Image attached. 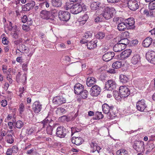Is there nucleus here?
<instances>
[{
	"mask_svg": "<svg viewBox=\"0 0 155 155\" xmlns=\"http://www.w3.org/2000/svg\"><path fill=\"white\" fill-rule=\"evenodd\" d=\"M92 32L87 31L85 33L84 35L83 36L86 38H91L92 36Z\"/></svg>",
	"mask_w": 155,
	"mask_h": 155,
	"instance_id": "obj_43",
	"label": "nucleus"
},
{
	"mask_svg": "<svg viewBox=\"0 0 155 155\" xmlns=\"http://www.w3.org/2000/svg\"><path fill=\"white\" fill-rule=\"evenodd\" d=\"M132 53V51L130 49H126L121 52L119 58L120 60H124L128 58Z\"/></svg>",
	"mask_w": 155,
	"mask_h": 155,
	"instance_id": "obj_17",
	"label": "nucleus"
},
{
	"mask_svg": "<svg viewBox=\"0 0 155 155\" xmlns=\"http://www.w3.org/2000/svg\"><path fill=\"white\" fill-rule=\"evenodd\" d=\"M113 106H109L107 104L104 103L102 105V109L103 112L106 114H108L110 109L112 110Z\"/></svg>",
	"mask_w": 155,
	"mask_h": 155,
	"instance_id": "obj_22",
	"label": "nucleus"
},
{
	"mask_svg": "<svg viewBox=\"0 0 155 155\" xmlns=\"http://www.w3.org/2000/svg\"><path fill=\"white\" fill-rule=\"evenodd\" d=\"M49 11L46 10H42L40 12V15L41 18L44 19L48 20L50 18Z\"/></svg>",
	"mask_w": 155,
	"mask_h": 155,
	"instance_id": "obj_18",
	"label": "nucleus"
},
{
	"mask_svg": "<svg viewBox=\"0 0 155 155\" xmlns=\"http://www.w3.org/2000/svg\"><path fill=\"white\" fill-rule=\"evenodd\" d=\"M120 0H107V1L109 3H115L118 2L120 1Z\"/></svg>",
	"mask_w": 155,
	"mask_h": 155,
	"instance_id": "obj_63",
	"label": "nucleus"
},
{
	"mask_svg": "<svg viewBox=\"0 0 155 155\" xmlns=\"http://www.w3.org/2000/svg\"><path fill=\"white\" fill-rule=\"evenodd\" d=\"M126 28L127 29V27L124 21L120 22L117 25V28L119 31H124Z\"/></svg>",
	"mask_w": 155,
	"mask_h": 155,
	"instance_id": "obj_24",
	"label": "nucleus"
},
{
	"mask_svg": "<svg viewBox=\"0 0 155 155\" xmlns=\"http://www.w3.org/2000/svg\"><path fill=\"white\" fill-rule=\"evenodd\" d=\"M149 9L151 10L155 9V0L149 3Z\"/></svg>",
	"mask_w": 155,
	"mask_h": 155,
	"instance_id": "obj_37",
	"label": "nucleus"
},
{
	"mask_svg": "<svg viewBox=\"0 0 155 155\" xmlns=\"http://www.w3.org/2000/svg\"><path fill=\"white\" fill-rule=\"evenodd\" d=\"M136 107L138 110L141 112L145 110L148 111L145 101L144 100H139L137 102Z\"/></svg>",
	"mask_w": 155,
	"mask_h": 155,
	"instance_id": "obj_4",
	"label": "nucleus"
},
{
	"mask_svg": "<svg viewBox=\"0 0 155 155\" xmlns=\"http://www.w3.org/2000/svg\"><path fill=\"white\" fill-rule=\"evenodd\" d=\"M1 105L3 107H5L7 104V102L5 100H2L1 102Z\"/></svg>",
	"mask_w": 155,
	"mask_h": 155,
	"instance_id": "obj_60",
	"label": "nucleus"
},
{
	"mask_svg": "<svg viewBox=\"0 0 155 155\" xmlns=\"http://www.w3.org/2000/svg\"><path fill=\"white\" fill-rule=\"evenodd\" d=\"M24 106L23 103H21L19 105V111L21 113L24 111Z\"/></svg>",
	"mask_w": 155,
	"mask_h": 155,
	"instance_id": "obj_52",
	"label": "nucleus"
},
{
	"mask_svg": "<svg viewBox=\"0 0 155 155\" xmlns=\"http://www.w3.org/2000/svg\"><path fill=\"white\" fill-rule=\"evenodd\" d=\"M28 64L27 63L23 64L22 66L23 70L24 71H27L28 70Z\"/></svg>",
	"mask_w": 155,
	"mask_h": 155,
	"instance_id": "obj_56",
	"label": "nucleus"
},
{
	"mask_svg": "<svg viewBox=\"0 0 155 155\" xmlns=\"http://www.w3.org/2000/svg\"><path fill=\"white\" fill-rule=\"evenodd\" d=\"M119 92L122 97L125 98L130 94V89L126 86H121L119 88Z\"/></svg>",
	"mask_w": 155,
	"mask_h": 155,
	"instance_id": "obj_7",
	"label": "nucleus"
},
{
	"mask_svg": "<svg viewBox=\"0 0 155 155\" xmlns=\"http://www.w3.org/2000/svg\"><path fill=\"white\" fill-rule=\"evenodd\" d=\"M49 12V14L50 15V17H54L56 16L58 14V11L55 9L51 10Z\"/></svg>",
	"mask_w": 155,
	"mask_h": 155,
	"instance_id": "obj_39",
	"label": "nucleus"
},
{
	"mask_svg": "<svg viewBox=\"0 0 155 155\" xmlns=\"http://www.w3.org/2000/svg\"><path fill=\"white\" fill-rule=\"evenodd\" d=\"M52 101L55 104L60 105L65 103L66 100L64 97L62 96H57L53 98Z\"/></svg>",
	"mask_w": 155,
	"mask_h": 155,
	"instance_id": "obj_10",
	"label": "nucleus"
},
{
	"mask_svg": "<svg viewBox=\"0 0 155 155\" xmlns=\"http://www.w3.org/2000/svg\"><path fill=\"white\" fill-rule=\"evenodd\" d=\"M7 79L9 81L10 83H12V75L10 74V73L7 74Z\"/></svg>",
	"mask_w": 155,
	"mask_h": 155,
	"instance_id": "obj_54",
	"label": "nucleus"
},
{
	"mask_svg": "<svg viewBox=\"0 0 155 155\" xmlns=\"http://www.w3.org/2000/svg\"><path fill=\"white\" fill-rule=\"evenodd\" d=\"M101 90L99 86L97 85H94L91 88L90 94L93 97H97L100 94Z\"/></svg>",
	"mask_w": 155,
	"mask_h": 155,
	"instance_id": "obj_5",
	"label": "nucleus"
},
{
	"mask_svg": "<svg viewBox=\"0 0 155 155\" xmlns=\"http://www.w3.org/2000/svg\"><path fill=\"white\" fill-rule=\"evenodd\" d=\"M28 20L27 17L26 15H24L22 18L21 21L23 23H25Z\"/></svg>",
	"mask_w": 155,
	"mask_h": 155,
	"instance_id": "obj_57",
	"label": "nucleus"
},
{
	"mask_svg": "<svg viewBox=\"0 0 155 155\" xmlns=\"http://www.w3.org/2000/svg\"><path fill=\"white\" fill-rule=\"evenodd\" d=\"M15 124L16 127L18 129H21L24 125L23 123L21 120H18Z\"/></svg>",
	"mask_w": 155,
	"mask_h": 155,
	"instance_id": "obj_41",
	"label": "nucleus"
},
{
	"mask_svg": "<svg viewBox=\"0 0 155 155\" xmlns=\"http://www.w3.org/2000/svg\"><path fill=\"white\" fill-rule=\"evenodd\" d=\"M46 131L48 134L52 135L53 128L49 124H48L46 127Z\"/></svg>",
	"mask_w": 155,
	"mask_h": 155,
	"instance_id": "obj_38",
	"label": "nucleus"
},
{
	"mask_svg": "<svg viewBox=\"0 0 155 155\" xmlns=\"http://www.w3.org/2000/svg\"><path fill=\"white\" fill-rule=\"evenodd\" d=\"M116 85L115 82L112 80H109L105 84V89L108 90H111L116 88Z\"/></svg>",
	"mask_w": 155,
	"mask_h": 155,
	"instance_id": "obj_11",
	"label": "nucleus"
},
{
	"mask_svg": "<svg viewBox=\"0 0 155 155\" xmlns=\"http://www.w3.org/2000/svg\"><path fill=\"white\" fill-rule=\"evenodd\" d=\"M119 43L121 44L125 48L126 46L129 43V41L127 38H121V39L119 41Z\"/></svg>",
	"mask_w": 155,
	"mask_h": 155,
	"instance_id": "obj_31",
	"label": "nucleus"
},
{
	"mask_svg": "<svg viewBox=\"0 0 155 155\" xmlns=\"http://www.w3.org/2000/svg\"><path fill=\"white\" fill-rule=\"evenodd\" d=\"M12 36L13 38L16 39L18 38V34L16 31H15L12 34Z\"/></svg>",
	"mask_w": 155,
	"mask_h": 155,
	"instance_id": "obj_62",
	"label": "nucleus"
},
{
	"mask_svg": "<svg viewBox=\"0 0 155 155\" xmlns=\"http://www.w3.org/2000/svg\"><path fill=\"white\" fill-rule=\"evenodd\" d=\"M71 142L72 143L77 145H79L81 144L83 142L82 138L80 137H73L71 139Z\"/></svg>",
	"mask_w": 155,
	"mask_h": 155,
	"instance_id": "obj_21",
	"label": "nucleus"
},
{
	"mask_svg": "<svg viewBox=\"0 0 155 155\" xmlns=\"http://www.w3.org/2000/svg\"><path fill=\"white\" fill-rule=\"evenodd\" d=\"M42 105L39 101L34 102L33 105L32 109L35 113H38L41 110Z\"/></svg>",
	"mask_w": 155,
	"mask_h": 155,
	"instance_id": "obj_14",
	"label": "nucleus"
},
{
	"mask_svg": "<svg viewBox=\"0 0 155 155\" xmlns=\"http://www.w3.org/2000/svg\"><path fill=\"white\" fill-rule=\"evenodd\" d=\"M117 155H127V151L123 149H122L117 151Z\"/></svg>",
	"mask_w": 155,
	"mask_h": 155,
	"instance_id": "obj_36",
	"label": "nucleus"
},
{
	"mask_svg": "<svg viewBox=\"0 0 155 155\" xmlns=\"http://www.w3.org/2000/svg\"><path fill=\"white\" fill-rule=\"evenodd\" d=\"M103 13L101 14L103 18L106 20H108L112 17L116 13L115 9L113 7L103 8Z\"/></svg>",
	"mask_w": 155,
	"mask_h": 155,
	"instance_id": "obj_1",
	"label": "nucleus"
},
{
	"mask_svg": "<svg viewBox=\"0 0 155 155\" xmlns=\"http://www.w3.org/2000/svg\"><path fill=\"white\" fill-rule=\"evenodd\" d=\"M124 21L127 26V29H133L134 28L135 21L133 18H130L126 19Z\"/></svg>",
	"mask_w": 155,
	"mask_h": 155,
	"instance_id": "obj_15",
	"label": "nucleus"
},
{
	"mask_svg": "<svg viewBox=\"0 0 155 155\" xmlns=\"http://www.w3.org/2000/svg\"><path fill=\"white\" fill-rule=\"evenodd\" d=\"M127 5L129 8L132 11H135L139 7L138 2L136 0H129Z\"/></svg>",
	"mask_w": 155,
	"mask_h": 155,
	"instance_id": "obj_8",
	"label": "nucleus"
},
{
	"mask_svg": "<svg viewBox=\"0 0 155 155\" xmlns=\"http://www.w3.org/2000/svg\"><path fill=\"white\" fill-rule=\"evenodd\" d=\"M140 57L138 54L134 55L132 58L131 59V63L134 64H137L140 60Z\"/></svg>",
	"mask_w": 155,
	"mask_h": 155,
	"instance_id": "obj_26",
	"label": "nucleus"
},
{
	"mask_svg": "<svg viewBox=\"0 0 155 155\" xmlns=\"http://www.w3.org/2000/svg\"><path fill=\"white\" fill-rule=\"evenodd\" d=\"M114 56L115 54L113 52L109 51L103 55L102 59L105 61H108L111 60Z\"/></svg>",
	"mask_w": 155,
	"mask_h": 155,
	"instance_id": "obj_16",
	"label": "nucleus"
},
{
	"mask_svg": "<svg viewBox=\"0 0 155 155\" xmlns=\"http://www.w3.org/2000/svg\"><path fill=\"white\" fill-rule=\"evenodd\" d=\"M152 39L150 37L147 38L143 41V45L145 47H148L152 43Z\"/></svg>",
	"mask_w": 155,
	"mask_h": 155,
	"instance_id": "obj_27",
	"label": "nucleus"
},
{
	"mask_svg": "<svg viewBox=\"0 0 155 155\" xmlns=\"http://www.w3.org/2000/svg\"><path fill=\"white\" fill-rule=\"evenodd\" d=\"M81 129L78 128L76 127H72L71 128V135L73 134L76 132H78L80 131Z\"/></svg>",
	"mask_w": 155,
	"mask_h": 155,
	"instance_id": "obj_46",
	"label": "nucleus"
},
{
	"mask_svg": "<svg viewBox=\"0 0 155 155\" xmlns=\"http://www.w3.org/2000/svg\"><path fill=\"white\" fill-rule=\"evenodd\" d=\"M58 15L61 20L64 21H68L70 18V14L67 11H60Z\"/></svg>",
	"mask_w": 155,
	"mask_h": 155,
	"instance_id": "obj_6",
	"label": "nucleus"
},
{
	"mask_svg": "<svg viewBox=\"0 0 155 155\" xmlns=\"http://www.w3.org/2000/svg\"><path fill=\"white\" fill-rule=\"evenodd\" d=\"M119 78L120 82L124 84L126 83L128 80L127 77L123 74L120 75Z\"/></svg>",
	"mask_w": 155,
	"mask_h": 155,
	"instance_id": "obj_33",
	"label": "nucleus"
},
{
	"mask_svg": "<svg viewBox=\"0 0 155 155\" xmlns=\"http://www.w3.org/2000/svg\"><path fill=\"white\" fill-rule=\"evenodd\" d=\"M121 44L119 43L116 44L113 47V49L114 51L116 52H117L122 51L125 48Z\"/></svg>",
	"mask_w": 155,
	"mask_h": 155,
	"instance_id": "obj_25",
	"label": "nucleus"
},
{
	"mask_svg": "<svg viewBox=\"0 0 155 155\" xmlns=\"http://www.w3.org/2000/svg\"><path fill=\"white\" fill-rule=\"evenodd\" d=\"M113 21L116 22V23L119 24L121 22V20L120 19V18L118 17H115L113 19Z\"/></svg>",
	"mask_w": 155,
	"mask_h": 155,
	"instance_id": "obj_53",
	"label": "nucleus"
},
{
	"mask_svg": "<svg viewBox=\"0 0 155 155\" xmlns=\"http://www.w3.org/2000/svg\"><path fill=\"white\" fill-rule=\"evenodd\" d=\"M7 37H4L2 38V42L3 44L7 45L8 43V41L7 40Z\"/></svg>",
	"mask_w": 155,
	"mask_h": 155,
	"instance_id": "obj_58",
	"label": "nucleus"
},
{
	"mask_svg": "<svg viewBox=\"0 0 155 155\" xmlns=\"http://www.w3.org/2000/svg\"><path fill=\"white\" fill-rule=\"evenodd\" d=\"M50 112H49L48 114V116L46 117V118L43 121L42 123H43V126L44 127H45L47 125V124L48 123L49 124V121L50 120H52L51 119L49 118V120L48 119V118L50 117L51 115H50ZM52 121H53L52 120Z\"/></svg>",
	"mask_w": 155,
	"mask_h": 155,
	"instance_id": "obj_34",
	"label": "nucleus"
},
{
	"mask_svg": "<svg viewBox=\"0 0 155 155\" xmlns=\"http://www.w3.org/2000/svg\"><path fill=\"white\" fill-rule=\"evenodd\" d=\"M56 133L57 136L61 138H64L66 134L67 131L64 127L60 126L57 127Z\"/></svg>",
	"mask_w": 155,
	"mask_h": 155,
	"instance_id": "obj_9",
	"label": "nucleus"
},
{
	"mask_svg": "<svg viewBox=\"0 0 155 155\" xmlns=\"http://www.w3.org/2000/svg\"><path fill=\"white\" fill-rule=\"evenodd\" d=\"M96 114L97 116L96 118V117L95 118V119L99 120L103 118V115L101 112H97Z\"/></svg>",
	"mask_w": 155,
	"mask_h": 155,
	"instance_id": "obj_47",
	"label": "nucleus"
},
{
	"mask_svg": "<svg viewBox=\"0 0 155 155\" xmlns=\"http://www.w3.org/2000/svg\"><path fill=\"white\" fill-rule=\"evenodd\" d=\"M133 147L137 152H143L145 150L144 143L142 141H135Z\"/></svg>",
	"mask_w": 155,
	"mask_h": 155,
	"instance_id": "obj_3",
	"label": "nucleus"
},
{
	"mask_svg": "<svg viewBox=\"0 0 155 155\" xmlns=\"http://www.w3.org/2000/svg\"><path fill=\"white\" fill-rule=\"evenodd\" d=\"M6 139L7 143L12 144L14 142V138L11 134H8L6 136Z\"/></svg>",
	"mask_w": 155,
	"mask_h": 155,
	"instance_id": "obj_32",
	"label": "nucleus"
},
{
	"mask_svg": "<svg viewBox=\"0 0 155 155\" xmlns=\"http://www.w3.org/2000/svg\"><path fill=\"white\" fill-rule=\"evenodd\" d=\"M122 65L121 61H118L114 62L112 64V66L113 68L117 69L120 68Z\"/></svg>",
	"mask_w": 155,
	"mask_h": 155,
	"instance_id": "obj_30",
	"label": "nucleus"
},
{
	"mask_svg": "<svg viewBox=\"0 0 155 155\" xmlns=\"http://www.w3.org/2000/svg\"><path fill=\"white\" fill-rule=\"evenodd\" d=\"M147 147L148 149L147 152H150L154 148L155 146L153 143L149 142L147 144Z\"/></svg>",
	"mask_w": 155,
	"mask_h": 155,
	"instance_id": "obj_44",
	"label": "nucleus"
},
{
	"mask_svg": "<svg viewBox=\"0 0 155 155\" xmlns=\"http://www.w3.org/2000/svg\"><path fill=\"white\" fill-rule=\"evenodd\" d=\"M35 5V2L32 1L30 3H28L24 5L22 7V10L25 11H29L32 9Z\"/></svg>",
	"mask_w": 155,
	"mask_h": 155,
	"instance_id": "obj_20",
	"label": "nucleus"
},
{
	"mask_svg": "<svg viewBox=\"0 0 155 155\" xmlns=\"http://www.w3.org/2000/svg\"><path fill=\"white\" fill-rule=\"evenodd\" d=\"M84 90V86L81 84L77 83L74 86V93L79 94Z\"/></svg>",
	"mask_w": 155,
	"mask_h": 155,
	"instance_id": "obj_19",
	"label": "nucleus"
},
{
	"mask_svg": "<svg viewBox=\"0 0 155 155\" xmlns=\"http://www.w3.org/2000/svg\"><path fill=\"white\" fill-rule=\"evenodd\" d=\"M36 153L35 152V149L34 148H32L30 150H28L27 151V153L28 154H31V153H33L34 154V153Z\"/></svg>",
	"mask_w": 155,
	"mask_h": 155,
	"instance_id": "obj_59",
	"label": "nucleus"
},
{
	"mask_svg": "<svg viewBox=\"0 0 155 155\" xmlns=\"http://www.w3.org/2000/svg\"><path fill=\"white\" fill-rule=\"evenodd\" d=\"M34 130L32 128H31L28 130H27L26 131V135L28 136L32 134L34 132Z\"/></svg>",
	"mask_w": 155,
	"mask_h": 155,
	"instance_id": "obj_51",
	"label": "nucleus"
},
{
	"mask_svg": "<svg viewBox=\"0 0 155 155\" xmlns=\"http://www.w3.org/2000/svg\"><path fill=\"white\" fill-rule=\"evenodd\" d=\"M129 33L128 31H125L121 33V38H127L129 37Z\"/></svg>",
	"mask_w": 155,
	"mask_h": 155,
	"instance_id": "obj_42",
	"label": "nucleus"
},
{
	"mask_svg": "<svg viewBox=\"0 0 155 155\" xmlns=\"http://www.w3.org/2000/svg\"><path fill=\"white\" fill-rule=\"evenodd\" d=\"M86 6L83 3H75L71 6L70 12L74 14H77L85 10Z\"/></svg>",
	"mask_w": 155,
	"mask_h": 155,
	"instance_id": "obj_2",
	"label": "nucleus"
},
{
	"mask_svg": "<svg viewBox=\"0 0 155 155\" xmlns=\"http://www.w3.org/2000/svg\"><path fill=\"white\" fill-rule=\"evenodd\" d=\"M51 3L53 6L57 7L61 6L62 4L61 0H51Z\"/></svg>",
	"mask_w": 155,
	"mask_h": 155,
	"instance_id": "obj_29",
	"label": "nucleus"
},
{
	"mask_svg": "<svg viewBox=\"0 0 155 155\" xmlns=\"http://www.w3.org/2000/svg\"><path fill=\"white\" fill-rule=\"evenodd\" d=\"M105 36V34L102 32H99L96 35V38L98 39H102Z\"/></svg>",
	"mask_w": 155,
	"mask_h": 155,
	"instance_id": "obj_40",
	"label": "nucleus"
},
{
	"mask_svg": "<svg viewBox=\"0 0 155 155\" xmlns=\"http://www.w3.org/2000/svg\"><path fill=\"white\" fill-rule=\"evenodd\" d=\"M11 149L13 153H16L18 152V148L16 146H13Z\"/></svg>",
	"mask_w": 155,
	"mask_h": 155,
	"instance_id": "obj_50",
	"label": "nucleus"
},
{
	"mask_svg": "<svg viewBox=\"0 0 155 155\" xmlns=\"http://www.w3.org/2000/svg\"><path fill=\"white\" fill-rule=\"evenodd\" d=\"M13 152L12 151V150L11 148H9L8 149L7 152H6V155H12V154Z\"/></svg>",
	"mask_w": 155,
	"mask_h": 155,
	"instance_id": "obj_64",
	"label": "nucleus"
},
{
	"mask_svg": "<svg viewBox=\"0 0 155 155\" xmlns=\"http://www.w3.org/2000/svg\"><path fill=\"white\" fill-rule=\"evenodd\" d=\"M146 58L148 61L152 64H155V52L148 51L146 53Z\"/></svg>",
	"mask_w": 155,
	"mask_h": 155,
	"instance_id": "obj_12",
	"label": "nucleus"
},
{
	"mask_svg": "<svg viewBox=\"0 0 155 155\" xmlns=\"http://www.w3.org/2000/svg\"><path fill=\"white\" fill-rule=\"evenodd\" d=\"M103 18L102 17L101 15L100 14L99 16L97 17L95 19V22L97 23L101 22L102 21Z\"/></svg>",
	"mask_w": 155,
	"mask_h": 155,
	"instance_id": "obj_48",
	"label": "nucleus"
},
{
	"mask_svg": "<svg viewBox=\"0 0 155 155\" xmlns=\"http://www.w3.org/2000/svg\"><path fill=\"white\" fill-rule=\"evenodd\" d=\"M65 112V110L61 107H59L57 108L56 111V114H60L61 113H64Z\"/></svg>",
	"mask_w": 155,
	"mask_h": 155,
	"instance_id": "obj_45",
	"label": "nucleus"
},
{
	"mask_svg": "<svg viewBox=\"0 0 155 155\" xmlns=\"http://www.w3.org/2000/svg\"><path fill=\"white\" fill-rule=\"evenodd\" d=\"M97 81L96 79L93 77H89L87 78V79L86 84L87 86L91 87L93 86V85Z\"/></svg>",
	"mask_w": 155,
	"mask_h": 155,
	"instance_id": "obj_23",
	"label": "nucleus"
},
{
	"mask_svg": "<svg viewBox=\"0 0 155 155\" xmlns=\"http://www.w3.org/2000/svg\"><path fill=\"white\" fill-rule=\"evenodd\" d=\"M97 42L94 41H91L87 45V48L88 49L91 50L94 49L97 46Z\"/></svg>",
	"mask_w": 155,
	"mask_h": 155,
	"instance_id": "obj_28",
	"label": "nucleus"
},
{
	"mask_svg": "<svg viewBox=\"0 0 155 155\" xmlns=\"http://www.w3.org/2000/svg\"><path fill=\"white\" fill-rule=\"evenodd\" d=\"M88 94V92L86 90H83L82 92L80 94L81 97L83 99H85L87 98V95Z\"/></svg>",
	"mask_w": 155,
	"mask_h": 155,
	"instance_id": "obj_35",
	"label": "nucleus"
},
{
	"mask_svg": "<svg viewBox=\"0 0 155 155\" xmlns=\"http://www.w3.org/2000/svg\"><path fill=\"white\" fill-rule=\"evenodd\" d=\"M91 8L93 10H95L97 8L100 10L104 8L103 5L99 2H94L91 5Z\"/></svg>",
	"mask_w": 155,
	"mask_h": 155,
	"instance_id": "obj_13",
	"label": "nucleus"
},
{
	"mask_svg": "<svg viewBox=\"0 0 155 155\" xmlns=\"http://www.w3.org/2000/svg\"><path fill=\"white\" fill-rule=\"evenodd\" d=\"M84 17L85 18V19L84 20H82L80 21V24L83 25L85 24L86 22L87 21L88 17L87 14H85L84 15Z\"/></svg>",
	"mask_w": 155,
	"mask_h": 155,
	"instance_id": "obj_49",
	"label": "nucleus"
},
{
	"mask_svg": "<svg viewBox=\"0 0 155 155\" xmlns=\"http://www.w3.org/2000/svg\"><path fill=\"white\" fill-rule=\"evenodd\" d=\"M22 28L24 30L28 31L30 28L29 26L26 25H23L22 26Z\"/></svg>",
	"mask_w": 155,
	"mask_h": 155,
	"instance_id": "obj_61",
	"label": "nucleus"
},
{
	"mask_svg": "<svg viewBox=\"0 0 155 155\" xmlns=\"http://www.w3.org/2000/svg\"><path fill=\"white\" fill-rule=\"evenodd\" d=\"M2 69L4 73L8 74V71L7 70V66L5 65L2 66Z\"/></svg>",
	"mask_w": 155,
	"mask_h": 155,
	"instance_id": "obj_55",
	"label": "nucleus"
}]
</instances>
